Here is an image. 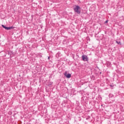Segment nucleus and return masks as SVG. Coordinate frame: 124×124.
Wrapping results in <instances>:
<instances>
[{
    "label": "nucleus",
    "mask_w": 124,
    "mask_h": 124,
    "mask_svg": "<svg viewBox=\"0 0 124 124\" xmlns=\"http://www.w3.org/2000/svg\"><path fill=\"white\" fill-rule=\"evenodd\" d=\"M74 10L75 12H77L78 14H80L81 13V8L78 5H75L74 8Z\"/></svg>",
    "instance_id": "nucleus-1"
},
{
    "label": "nucleus",
    "mask_w": 124,
    "mask_h": 124,
    "mask_svg": "<svg viewBox=\"0 0 124 124\" xmlns=\"http://www.w3.org/2000/svg\"><path fill=\"white\" fill-rule=\"evenodd\" d=\"M2 28H3L4 29H5V30H7V31H9V30H12L13 29H15V27L12 26V27H5L4 25H2Z\"/></svg>",
    "instance_id": "nucleus-2"
},
{
    "label": "nucleus",
    "mask_w": 124,
    "mask_h": 124,
    "mask_svg": "<svg viewBox=\"0 0 124 124\" xmlns=\"http://www.w3.org/2000/svg\"><path fill=\"white\" fill-rule=\"evenodd\" d=\"M82 59L84 62H88V60H89L87 55H82Z\"/></svg>",
    "instance_id": "nucleus-3"
},
{
    "label": "nucleus",
    "mask_w": 124,
    "mask_h": 124,
    "mask_svg": "<svg viewBox=\"0 0 124 124\" xmlns=\"http://www.w3.org/2000/svg\"><path fill=\"white\" fill-rule=\"evenodd\" d=\"M64 75L66 78H70L71 77V75L70 74H68L67 72H65L64 73Z\"/></svg>",
    "instance_id": "nucleus-4"
},
{
    "label": "nucleus",
    "mask_w": 124,
    "mask_h": 124,
    "mask_svg": "<svg viewBox=\"0 0 124 124\" xmlns=\"http://www.w3.org/2000/svg\"><path fill=\"white\" fill-rule=\"evenodd\" d=\"M116 43H117V44H120L121 43L120 42H118V41H116Z\"/></svg>",
    "instance_id": "nucleus-5"
},
{
    "label": "nucleus",
    "mask_w": 124,
    "mask_h": 124,
    "mask_svg": "<svg viewBox=\"0 0 124 124\" xmlns=\"http://www.w3.org/2000/svg\"><path fill=\"white\" fill-rule=\"evenodd\" d=\"M105 23H108V20L106 21Z\"/></svg>",
    "instance_id": "nucleus-6"
}]
</instances>
